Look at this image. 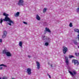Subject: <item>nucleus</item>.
Returning a JSON list of instances; mask_svg holds the SVG:
<instances>
[{"instance_id":"nucleus-32","label":"nucleus","mask_w":79,"mask_h":79,"mask_svg":"<svg viewBox=\"0 0 79 79\" xmlns=\"http://www.w3.org/2000/svg\"><path fill=\"white\" fill-rule=\"evenodd\" d=\"M51 67H53V66H52V64L51 65Z\"/></svg>"},{"instance_id":"nucleus-26","label":"nucleus","mask_w":79,"mask_h":79,"mask_svg":"<svg viewBox=\"0 0 79 79\" xmlns=\"http://www.w3.org/2000/svg\"><path fill=\"white\" fill-rule=\"evenodd\" d=\"M23 23H24V24H27V22H23Z\"/></svg>"},{"instance_id":"nucleus-21","label":"nucleus","mask_w":79,"mask_h":79,"mask_svg":"<svg viewBox=\"0 0 79 79\" xmlns=\"http://www.w3.org/2000/svg\"><path fill=\"white\" fill-rule=\"evenodd\" d=\"M48 45H49V44H48V42H46L45 43V45H46V46H48Z\"/></svg>"},{"instance_id":"nucleus-13","label":"nucleus","mask_w":79,"mask_h":79,"mask_svg":"<svg viewBox=\"0 0 79 79\" xmlns=\"http://www.w3.org/2000/svg\"><path fill=\"white\" fill-rule=\"evenodd\" d=\"M6 55L7 56H11V53L10 52H7L6 53Z\"/></svg>"},{"instance_id":"nucleus-31","label":"nucleus","mask_w":79,"mask_h":79,"mask_svg":"<svg viewBox=\"0 0 79 79\" xmlns=\"http://www.w3.org/2000/svg\"><path fill=\"white\" fill-rule=\"evenodd\" d=\"M46 34V32H44V34Z\"/></svg>"},{"instance_id":"nucleus-2","label":"nucleus","mask_w":79,"mask_h":79,"mask_svg":"<svg viewBox=\"0 0 79 79\" xmlns=\"http://www.w3.org/2000/svg\"><path fill=\"white\" fill-rule=\"evenodd\" d=\"M68 50V49L67 47L65 46H63V52L64 54L65 55L67 51Z\"/></svg>"},{"instance_id":"nucleus-18","label":"nucleus","mask_w":79,"mask_h":79,"mask_svg":"<svg viewBox=\"0 0 79 79\" xmlns=\"http://www.w3.org/2000/svg\"><path fill=\"white\" fill-rule=\"evenodd\" d=\"M46 11H47V9H46V8H44L43 10V13H45Z\"/></svg>"},{"instance_id":"nucleus-8","label":"nucleus","mask_w":79,"mask_h":79,"mask_svg":"<svg viewBox=\"0 0 79 79\" xmlns=\"http://www.w3.org/2000/svg\"><path fill=\"white\" fill-rule=\"evenodd\" d=\"M65 63L67 65H68L69 64V61H68V58L67 57L65 56Z\"/></svg>"},{"instance_id":"nucleus-3","label":"nucleus","mask_w":79,"mask_h":79,"mask_svg":"<svg viewBox=\"0 0 79 79\" xmlns=\"http://www.w3.org/2000/svg\"><path fill=\"white\" fill-rule=\"evenodd\" d=\"M42 39L43 40H48L47 42H50V39L47 37V36H45V35L42 36Z\"/></svg>"},{"instance_id":"nucleus-5","label":"nucleus","mask_w":79,"mask_h":79,"mask_svg":"<svg viewBox=\"0 0 79 79\" xmlns=\"http://www.w3.org/2000/svg\"><path fill=\"white\" fill-rule=\"evenodd\" d=\"M24 1L23 0H19L18 2V5L19 6L23 5Z\"/></svg>"},{"instance_id":"nucleus-1","label":"nucleus","mask_w":79,"mask_h":79,"mask_svg":"<svg viewBox=\"0 0 79 79\" xmlns=\"http://www.w3.org/2000/svg\"><path fill=\"white\" fill-rule=\"evenodd\" d=\"M3 15L4 16H6L5 17V19H3V20L4 21H8L10 23H8V24L10 25V26L11 25V23L13 24L14 23L13 21L10 19L8 17L9 15L8 14H6V13H4L3 14Z\"/></svg>"},{"instance_id":"nucleus-30","label":"nucleus","mask_w":79,"mask_h":79,"mask_svg":"<svg viewBox=\"0 0 79 79\" xmlns=\"http://www.w3.org/2000/svg\"><path fill=\"white\" fill-rule=\"evenodd\" d=\"M2 79H6V78H5V77H3V78H2Z\"/></svg>"},{"instance_id":"nucleus-7","label":"nucleus","mask_w":79,"mask_h":79,"mask_svg":"<svg viewBox=\"0 0 79 79\" xmlns=\"http://www.w3.org/2000/svg\"><path fill=\"white\" fill-rule=\"evenodd\" d=\"M6 34H7V32L6 31H4L3 32V35H2V38H5L6 36Z\"/></svg>"},{"instance_id":"nucleus-11","label":"nucleus","mask_w":79,"mask_h":79,"mask_svg":"<svg viewBox=\"0 0 79 79\" xmlns=\"http://www.w3.org/2000/svg\"><path fill=\"white\" fill-rule=\"evenodd\" d=\"M69 73H70V74L71 75H72L73 76H74L75 74H76V72L75 71H73V73H72V72L69 71Z\"/></svg>"},{"instance_id":"nucleus-4","label":"nucleus","mask_w":79,"mask_h":79,"mask_svg":"<svg viewBox=\"0 0 79 79\" xmlns=\"http://www.w3.org/2000/svg\"><path fill=\"white\" fill-rule=\"evenodd\" d=\"M72 63H74L75 65H76V64H77V66L79 64V62H78V61L75 59L72 60Z\"/></svg>"},{"instance_id":"nucleus-24","label":"nucleus","mask_w":79,"mask_h":79,"mask_svg":"<svg viewBox=\"0 0 79 79\" xmlns=\"http://www.w3.org/2000/svg\"><path fill=\"white\" fill-rule=\"evenodd\" d=\"M73 56L72 55H70L69 56L70 58H73Z\"/></svg>"},{"instance_id":"nucleus-25","label":"nucleus","mask_w":79,"mask_h":79,"mask_svg":"<svg viewBox=\"0 0 79 79\" xmlns=\"http://www.w3.org/2000/svg\"><path fill=\"white\" fill-rule=\"evenodd\" d=\"M77 12H79V8H77Z\"/></svg>"},{"instance_id":"nucleus-33","label":"nucleus","mask_w":79,"mask_h":79,"mask_svg":"<svg viewBox=\"0 0 79 79\" xmlns=\"http://www.w3.org/2000/svg\"><path fill=\"white\" fill-rule=\"evenodd\" d=\"M78 48H79V46H78Z\"/></svg>"},{"instance_id":"nucleus-6","label":"nucleus","mask_w":79,"mask_h":79,"mask_svg":"<svg viewBox=\"0 0 79 79\" xmlns=\"http://www.w3.org/2000/svg\"><path fill=\"white\" fill-rule=\"evenodd\" d=\"M27 71L28 75H31V69L30 68L27 69Z\"/></svg>"},{"instance_id":"nucleus-23","label":"nucleus","mask_w":79,"mask_h":79,"mask_svg":"<svg viewBox=\"0 0 79 79\" xmlns=\"http://www.w3.org/2000/svg\"><path fill=\"white\" fill-rule=\"evenodd\" d=\"M79 53H75V55L77 56L78 55H79Z\"/></svg>"},{"instance_id":"nucleus-27","label":"nucleus","mask_w":79,"mask_h":79,"mask_svg":"<svg viewBox=\"0 0 79 79\" xmlns=\"http://www.w3.org/2000/svg\"><path fill=\"white\" fill-rule=\"evenodd\" d=\"M48 76L49 78H51V77H50V75L48 74Z\"/></svg>"},{"instance_id":"nucleus-22","label":"nucleus","mask_w":79,"mask_h":79,"mask_svg":"<svg viewBox=\"0 0 79 79\" xmlns=\"http://www.w3.org/2000/svg\"><path fill=\"white\" fill-rule=\"evenodd\" d=\"M74 44H75V45H77V43L76 41H74Z\"/></svg>"},{"instance_id":"nucleus-9","label":"nucleus","mask_w":79,"mask_h":79,"mask_svg":"<svg viewBox=\"0 0 79 79\" xmlns=\"http://www.w3.org/2000/svg\"><path fill=\"white\" fill-rule=\"evenodd\" d=\"M36 64H37V69H40V63L38 61H36Z\"/></svg>"},{"instance_id":"nucleus-10","label":"nucleus","mask_w":79,"mask_h":79,"mask_svg":"<svg viewBox=\"0 0 79 79\" xmlns=\"http://www.w3.org/2000/svg\"><path fill=\"white\" fill-rule=\"evenodd\" d=\"M44 32H49V33H51V31H50V30L49 28H48V27H46L45 28V30H44Z\"/></svg>"},{"instance_id":"nucleus-20","label":"nucleus","mask_w":79,"mask_h":79,"mask_svg":"<svg viewBox=\"0 0 79 79\" xmlns=\"http://www.w3.org/2000/svg\"><path fill=\"white\" fill-rule=\"evenodd\" d=\"M69 26L70 27H73V24H72V23H70Z\"/></svg>"},{"instance_id":"nucleus-17","label":"nucleus","mask_w":79,"mask_h":79,"mask_svg":"<svg viewBox=\"0 0 79 79\" xmlns=\"http://www.w3.org/2000/svg\"><path fill=\"white\" fill-rule=\"evenodd\" d=\"M22 45H23V43H22V42L20 41L19 42V46H20V47H22Z\"/></svg>"},{"instance_id":"nucleus-12","label":"nucleus","mask_w":79,"mask_h":79,"mask_svg":"<svg viewBox=\"0 0 79 79\" xmlns=\"http://www.w3.org/2000/svg\"><path fill=\"white\" fill-rule=\"evenodd\" d=\"M2 66H4V67H6V65H4V64H1L0 65V70H2V69H3V67Z\"/></svg>"},{"instance_id":"nucleus-14","label":"nucleus","mask_w":79,"mask_h":79,"mask_svg":"<svg viewBox=\"0 0 79 79\" xmlns=\"http://www.w3.org/2000/svg\"><path fill=\"white\" fill-rule=\"evenodd\" d=\"M8 52V50H4L2 52L3 54H6V53Z\"/></svg>"},{"instance_id":"nucleus-15","label":"nucleus","mask_w":79,"mask_h":79,"mask_svg":"<svg viewBox=\"0 0 79 79\" xmlns=\"http://www.w3.org/2000/svg\"><path fill=\"white\" fill-rule=\"evenodd\" d=\"M36 18L37 20H40V17L38 15H36Z\"/></svg>"},{"instance_id":"nucleus-29","label":"nucleus","mask_w":79,"mask_h":79,"mask_svg":"<svg viewBox=\"0 0 79 79\" xmlns=\"http://www.w3.org/2000/svg\"><path fill=\"white\" fill-rule=\"evenodd\" d=\"M28 58H31V56H29V55H28Z\"/></svg>"},{"instance_id":"nucleus-16","label":"nucleus","mask_w":79,"mask_h":79,"mask_svg":"<svg viewBox=\"0 0 79 79\" xmlns=\"http://www.w3.org/2000/svg\"><path fill=\"white\" fill-rule=\"evenodd\" d=\"M19 15V12H17L16 14H15V16H18Z\"/></svg>"},{"instance_id":"nucleus-19","label":"nucleus","mask_w":79,"mask_h":79,"mask_svg":"<svg viewBox=\"0 0 79 79\" xmlns=\"http://www.w3.org/2000/svg\"><path fill=\"white\" fill-rule=\"evenodd\" d=\"M0 23L2 24V22H3V19H0Z\"/></svg>"},{"instance_id":"nucleus-28","label":"nucleus","mask_w":79,"mask_h":79,"mask_svg":"<svg viewBox=\"0 0 79 79\" xmlns=\"http://www.w3.org/2000/svg\"><path fill=\"white\" fill-rule=\"evenodd\" d=\"M2 42V39H0V42Z\"/></svg>"}]
</instances>
